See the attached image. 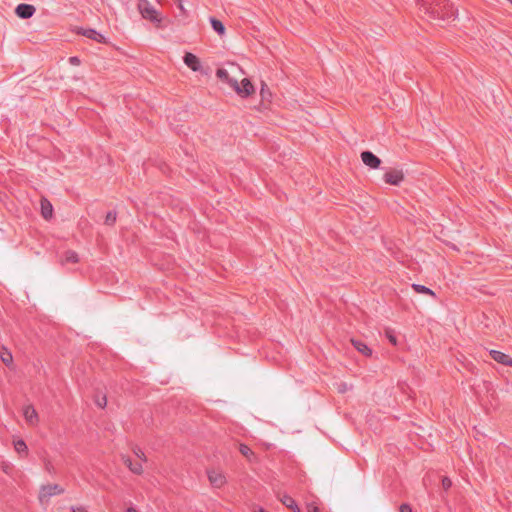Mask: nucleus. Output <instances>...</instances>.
Segmentation results:
<instances>
[{
	"mask_svg": "<svg viewBox=\"0 0 512 512\" xmlns=\"http://www.w3.org/2000/svg\"><path fill=\"white\" fill-rule=\"evenodd\" d=\"M231 87L242 97H248L254 92V87L247 78H244L240 83L237 80L231 81Z\"/></svg>",
	"mask_w": 512,
	"mask_h": 512,
	"instance_id": "obj_3",
	"label": "nucleus"
},
{
	"mask_svg": "<svg viewBox=\"0 0 512 512\" xmlns=\"http://www.w3.org/2000/svg\"><path fill=\"white\" fill-rule=\"evenodd\" d=\"M351 343L353 345V347L358 351L360 352L361 354L365 355V356H370L372 354V350L371 348H369L366 343H364L363 341L361 340H358V339H352L351 340Z\"/></svg>",
	"mask_w": 512,
	"mask_h": 512,
	"instance_id": "obj_12",
	"label": "nucleus"
},
{
	"mask_svg": "<svg viewBox=\"0 0 512 512\" xmlns=\"http://www.w3.org/2000/svg\"><path fill=\"white\" fill-rule=\"evenodd\" d=\"M35 11L36 9L33 5L26 3L18 4L15 9L16 15L21 19L31 18L34 15Z\"/></svg>",
	"mask_w": 512,
	"mask_h": 512,
	"instance_id": "obj_6",
	"label": "nucleus"
},
{
	"mask_svg": "<svg viewBox=\"0 0 512 512\" xmlns=\"http://www.w3.org/2000/svg\"><path fill=\"white\" fill-rule=\"evenodd\" d=\"M413 289L417 292V293H420V294H427V295H430L432 297H435V293L434 291H432L430 288L424 286V285H421V284H413L412 285Z\"/></svg>",
	"mask_w": 512,
	"mask_h": 512,
	"instance_id": "obj_20",
	"label": "nucleus"
},
{
	"mask_svg": "<svg viewBox=\"0 0 512 512\" xmlns=\"http://www.w3.org/2000/svg\"><path fill=\"white\" fill-rule=\"evenodd\" d=\"M512 4V0H508Z\"/></svg>",
	"mask_w": 512,
	"mask_h": 512,
	"instance_id": "obj_36",
	"label": "nucleus"
},
{
	"mask_svg": "<svg viewBox=\"0 0 512 512\" xmlns=\"http://www.w3.org/2000/svg\"><path fill=\"white\" fill-rule=\"evenodd\" d=\"M62 493H64V489L58 484L42 486L39 492V501L41 504H46L52 496Z\"/></svg>",
	"mask_w": 512,
	"mask_h": 512,
	"instance_id": "obj_2",
	"label": "nucleus"
},
{
	"mask_svg": "<svg viewBox=\"0 0 512 512\" xmlns=\"http://www.w3.org/2000/svg\"><path fill=\"white\" fill-rule=\"evenodd\" d=\"M96 405L100 408H105L107 405V399L106 396H102L101 398H98L96 400Z\"/></svg>",
	"mask_w": 512,
	"mask_h": 512,
	"instance_id": "obj_26",
	"label": "nucleus"
},
{
	"mask_svg": "<svg viewBox=\"0 0 512 512\" xmlns=\"http://www.w3.org/2000/svg\"><path fill=\"white\" fill-rule=\"evenodd\" d=\"M125 465L135 474L142 472V465L139 462H133L129 457H123Z\"/></svg>",
	"mask_w": 512,
	"mask_h": 512,
	"instance_id": "obj_15",
	"label": "nucleus"
},
{
	"mask_svg": "<svg viewBox=\"0 0 512 512\" xmlns=\"http://www.w3.org/2000/svg\"><path fill=\"white\" fill-rule=\"evenodd\" d=\"M383 179L387 184L398 186L404 180V173L400 169H392L385 172Z\"/></svg>",
	"mask_w": 512,
	"mask_h": 512,
	"instance_id": "obj_5",
	"label": "nucleus"
},
{
	"mask_svg": "<svg viewBox=\"0 0 512 512\" xmlns=\"http://www.w3.org/2000/svg\"><path fill=\"white\" fill-rule=\"evenodd\" d=\"M210 24H211L213 30L217 34L223 35L225 33V26H224V24L220 20H218V19H216L214 17H211L210 18Z\"/></svg>",
	"mask_w": 512,
	"mask_h": 512,
	"instance_id": "obj_18",
	"label": "nucleus"
},
{
	"mask_svg": "<svg viewBox=\"0 0 512 512\" xmlns=\"http://www.w3.org/2000/svg\"><path fill=\"white\" fill-rule=\"evenodd\" d=\"M117 219V213L115 211H109L105 217V224L108 226L114 225Z\"/></svg>",
	"mask_w": 512,
	"mask_h": 512,
	"instance_id": "obj_22",
	"label": "nucleus"
},
{
	"mask_svg": "<svg viewBox=\"0 0 512 512\" xmlns=\"http://www.w3.org/2000/svg\"><path fill=\"white\" fill-rule=\"evenodd\" d=\"M183 61L192 71L197 72L202 68L199 58L190 52L185 53Z\"/></svg>",
	"mask_w": 512,
	"mask_h": 512,
	"instance_id": "obj_8",
	"label": "nucleus"
},
{
	"mask_svg": "<svg viewBox=\"0 0 512 512\" xmlns=\"http://www.w3.org/2000/svg\"><path fill=\"white\" fill-rule=\"evenodd\" d=\"M208 474V479L210 481V483L214 486V487H221L222 485H224L225 483V476L223 475L222 472L220 471H217V470H209L207 472Z\"/></svg>",
	"mask_w": 512,
	"mask_h": 512,
	"instance_id": "obj_10",
	"label": "nucleus"
},
{
	"mask_svg": "<svg viewBox=\"0 0 512 512\" xmlns=\"http://www.w3.org/2000/svg\"><path fill=\"white\" fill-rule=\"evenodd\" d=\"M14 447H15V450L18 452V453H23V452H26L28 447L25 443L24 440H17L15 443H14Z\"/></svg>",
	"mask_w": 512,
	"mask_h": 512,
	"instance_id": "obj_23",
	"label": "nucleus"
},
{
	"mask_svg": "<svg viewBox=\"0 0 512 512\" xmlns=\"http://www.w3.org/2000/svg\"><path fill=\"white\" fill-rule=\"evenodd\" d=\"M280 500L283 505L292 509L294 512H300L298 505L296 504L295 500L291 496L285 494L282 496V498Z\"/></svg>",
	"mask_w": 512,
	"mask_h": 512,
	"instance_id": "obj_16",
	"label": "nucleus"
},
{
	"mask_svg": "<svg viewBox=\"0 0 512 512\" xmlns=\"http://www.w3.org/2000/svg\"><path fill=\"white\" fill-rule=\"evenodd\" d=\"M239 451L242 455H244L245 457L249 458L251 455H253V452L252 450L250 449V447H248L247 445L245 444H241L240 447H239Z\"/></svg>",
	"mask_w": 512,
	"mask_h": 512,
	"instance_id": "obj_24",
	"label": "nucleus"
},
{
	"mask_svg": "<svg viewBox=\"0 0 512 512\" xmlns=\"http://www.w3.org/2000/svg\"><path fill=\"white\" fill-rule=\"evenodd\" d=\"M72 512H89L84 506H72Z\"/></svg>",
	"mask_w": 512,
	"mask_h": 512,
	"instance_id": "obj_31",
	"label": "nucleus"
},
{
	"mask_svg": "<svg viewBox=\"0 0 512 512\" xmlns=\"http://www.w3.org/2000/svg\"><path fill=\"white\" fill-rule=\"evenodd\" d=\"M400 512H412V508L409 504L403 503L399 507Z\"/></svg>",
	"mask_w": 512,
	"mask_h": 512,
	"instance_id": "obj_29",
	"label": "nucleus"
},
{
	"mask_svg": "<svg viewBox=\"0 0 512 512\" xmlns=\"http://www.w3.org/2000/svg\"><path fill=\"white\" fill-rule=\"evenodd\" d=\"M258 512H265L263 508H259Z\"/></svg>",
	"mask_w": 512,
	"mask_h": 512,
	"instance_id": "obj_35",
	"label": "nucleus"
},
{
	"mask_svg": "<svg viewBox=\"0 0 512 512\" xmlns=\"http://www.w3.org/2000/svg\"><path fill=\"white\" fill-rule=\"evenodd\" d=\"M23 414L29 424H34L38 420L37 412L32 406H26Z\"/></svg>",
	"mask_w": 512,
	"mask_h": 512,
	"instance_id": "obj_13",
	"label": "nucleus"
},
{
	"mask_svg": "<svg viewBox=\"0 0 512 512\" xmlns=\"http://www.w3.org/2000/svg\"><path fill=\"white\" fill-rule=\"evenodd\" d=\"M217 77L223 81L227 82L231 86V81L235 80L234 78H231L228 71L226 69L220 68L216 72Z\"/></svg>",
	"mask_w": 512,
	"mask_h": 512,
	"instance_id": "obj_19",
	"label": "nucleus"
},
{
	"mask_svg": "<svg viewBox=\"0 0 512 512\" xmlns=\"http://www.w3.org/2000/svg\"><path fill=\"white\" fill-rule=\"evenodd\" d=\"M1 360L6 366H10L13 362L12 353L8 349L3 348L1 351Z\"/></svg>",
	"mask_w": 512,
	"mask_h": 512,
	"instance_id": "obj_21",
	"label": "nucleus"
},
{
	"mask_svg": "<svg viewBox=\"0 0 512 512\" xmlns=\"http://www.w3.org/2000/svg\"><path fill=\"white\" fill-rule=\"evenodd\" d=\"M489 353L494 361L512 367V358L509 355L498 350H490Z\"/></svg>",
	"mask_w": 512,
	"mask_h": 512,
	"instance_id": "obj_9",
	"label": "nucleus"
},
{
	"mask_svg": "<svg viewBox=\"0 0 512 512\" xmlns=\"http://www.w3.org/2000/svg\"><path fill=\"white\" fill-rule=\"evenodd\" d=\"M134 454L139 458L141 459L142 461L146 462L147 461V458L144 454V452L140 449V448H136L134 449Z\"/></svg>",
	"mask_w": 512,
	"mask_h": 512,
	"instance_id": "obj_25",
	"label": "nucleus"
},
{
	"mask_svg": "<svg viewBox=\"0 0 512 512\" xmlns=\"http://www.w3.org/2000/svg\"><path fill=\"white\" fill-rule=\"evenodd\" d=\"M361 160L366 166L372 169L378 168L381 164L380 158L373 154L371 151H363L361 153Z\"/></svg>",
	"mask_w": 512,
	"mask_h": 512,
	"instance_id": "obj_7",
	"label": "nucleus"
},
{
	"mask_svg": "<svg viewBox=\"0 0 512 512\" xmlns=\"http://www.w3.org/2000/svg\"><path fill=\"white\" fill-rule=\"evenodd\" d=\"M126 512H138L134 507H128Z\"/></svg>",
	"mask_w": 512,
	"mask_h": 512,
	"instance_id": "obj_34",
	"label": "nucleus"
},
{
	"mask_svg": "<svg viewBox=\"0 0 512 512\" xmlns=\"http://www.w3.org/2000/svg\"><path fill=\"white\" fill-rule=\"evenodd\" d=\"M79 33H81L83 36H85L89 39H92L98 43H102L105 41V37L100 32H98L92 28L81 29V31Z\"/></svg>",
	"mask_w": 512,
	"mask_h": 512,
	"instance_id": "obj_11",
	"label": "nucleus"
},
{
	"mask_svg": "<svg viewBox=\"0 0 512 512\" xmlns=\"http://www.w3.org/2000/svg\"><path fill=\"white\" fill-rule=\"evenodd\" d=\"M386 336L393 345L397 344V338L392 331H386Z\"/></svg>",
	"mask_w": 512,
	"mask_h": 512,
	"instance_id": "obj_27",
	"label": "nucleus"
},
{
	"mask_svg": "<svg viewBox=\"0 0 512 512\" xmlns=\"http://www.w3.org/2000/svg\"><path fill=\"white\" fill-rule=\"evenodd\" d=\"M420 8L429 18L434 20H454L457 9L449 0H418Z\"/></svg>",
	"mask_w": 512,
	"mask_h": 512,
	"instance_id": "obj_1",
	"label": "nucleus"
},
{
	"mask_svg": "<svg viewBox=\"0 0 512 512\" xmlns=\"http://www.w3.org/2000/svg\"><path fill=\"white\" fill-rule=\"evenodd\" d=\"M452 485L451 480L448 477L442 479V486L445 490H448Z\"/></svg>",
	"mask_w": 512,
	"mask_h": 512,
	"instance_id": "obj_28",
	"label": "nucleus"
},
{
	"mask_svg": "<svg viewBox=\"0 0 512 512\" xmlns=\"http://www.w3.org/2000/svg\"><path fill=\"white\" fill-rule=\"evenodd\" d=\"M138 8L143 18L151 21H159L157 11L147 0H140Z\"/></svg>",
	"mask_w": 512,
	"mask_h": 512,
	"instance_id": "obj_4",
	"label": "nucleus"
},
{
	"mask_svg": "<svg viewBox=\"0 0 512 512\" xmlns=\"http://www.w3.org/2000/svg\"><path fill=\"white\" fill-rule=\"evenodd\" d=\"M53 207L47 199L41 200V214L43 218L49 219L52 217Z\"/></svg>",
	"mask_w": 512,
	"mask_h": 512,
	"instance_id": "obj_14",
	"label": "nucleus"
},
{
	"mask_svg": "<svg viewBox=\"0 0 512 512\" xmlns=\"http://www.w3.org/2000/svg\"><path fill=\"white\" fill-rule=\"evenodd\" d=\"M308 512H319V508L314 503H309L307 505Z\"/></svg>",
	"mask_w": 512,
	"mask_h": 512,
	"instance_id": "obj_32",
	"label": "nucleus"
},
{
	"mask_svg": "<svg viewBox=\"0 0 512 512\" xmlns=\"http://www.w3.org/2000/svg\"><path fill=\"white\" fill-rule=\"evenodd\" d=\"M345 390H346V384H341L339 387V391L343 393V392H345Z\"/></svg>",
	"mask_w": 512,
	"mask_h": 512,
	"instance_id": "obj_33",
	"label": "nucleus"
},
{
	"mask_svg": "<svg viewBox=\"0 0 512 512\" xmlns=\"http://www.w3.org/2000/svg\"><path fill=\"white\" fill-rule=\"evenodd\" d=\"M62 264L64 263H77L79 261L78 254L75 251L68 250L62 257Z\"/></svg>",
	"mask_w": 512,
	"mask_h": 512,
	"instance_id": "obj_17",
	"label": "nucleus"
},
{
	"mask_svg": "<svg viewBox=\"0 0 512 512\" xmlns=\"http://www.w3.org/2000/svg\"><path fill=\"white\" fill-rule=\"evenodd\" d=\"M80 59L77 56H72L69 58V63L74 66H78L80 64Z\"/></svg>",
	"mask_w": 512,
	"mask_h": 512,
	"instance_id": "obj_30",
	"label": "nucleus"
}]
</instances>
